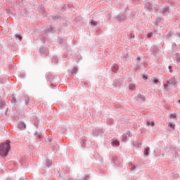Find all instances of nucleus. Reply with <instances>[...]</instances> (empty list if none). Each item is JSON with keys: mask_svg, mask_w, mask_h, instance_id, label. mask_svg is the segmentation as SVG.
Masks as SVG:
<instances>
[{"mask_svg": "<svg viewBox=\"0 0 180 180\" xmlns=\"http://www.w3.org/2000/svg\"><path fill=\"white\" fill-rule=\"evenodd\" d=\"M74 70H75V71H77V68H75Z\"/></svg>", "mask_w": 180, "mask_h": 180, "instance_id": "obj_20", "label": "nucleus"}, {"mask_svg": "<svg viewBox=\"0 0 180 180\" xmlns=\"http://www.w3.org/2000/svg\"><path fill=\"white\" fill-rule=\"evenodd\" d=\"M147 36L148 37H151V36H153V33H148Z\"/></svg>", "mask_w": 180, "mask_h": 180, "instance_id": "obj_15", "label": "nucleus"}, {"mask_svg": "<svg viewBox=\"0 0 180 180\" xmlns=\"http://www.w3.org/2000/svg\"><path fill=\"white\" fill-rule=\"evenodd\" d=\"M136 99L139 101H146V97L141 94H139L136 96Z\"/></svg>", "mask_w": 180, "mask_h": 180, "instance_id": "obj_3", "label": "nucleus"}, {"mask_svg": "<svg viewBox=\"0 0 180 180\" xmlns=\"http://www.w3.org/2000/svg\"><path fill=\"white\" fill-rule=\"evenodd\" d=\"M153 82H154L155 84H157V82H158V79L154 78V79H153Z\"/></svg>", "mask_w": 180, "mask_h": 180, "instance_id": "obj_13", "label": "nucleus"}, {"mask_svg": "<svg viewBox=\"0 0 180 180\" xmlns=\"http://www.w3.org/2000/svg\"><path fill=\"white\" fill-rule=\"evenodd\" d=\"M169 70H170V72H172V66H169Z\"/></svg>", "mask_w": 180, "mask_h": 180, "instance_id": "obj_16", "label": "nucleus"}, {"mask_svg": "<svg viewBox=\"0 0 180 180\" xmlns=\"http://www.w3.org/2000/svg\"><path fill=\"white\" fill-rule=\"evenodd\" d=\"M148 153H150V148H146L144 150V155H146V157H148Z\"/></svg>", "mask_w": 180, "mask_h": 180, "instance_id": "obj_6", "label": "nucleus"}, {"mask_svg": "<svg viewBox=\"0 0 180 180\" xmlns=\"http://www.w3.org/2000/svg\"><path fill=\"white\" fill-rule=\"evenodd\" d=\"M129 88L130 91H136V85L134 84H129Z\"/></svg>", "mask_w": 180, "mask_h": 180, "instance_id": "obj_4", "label": "nucleus"}, {"mask_svg": "<svg viewBox=\"0 0 180 180\" xmlns=\"http://www.w3.org/2000/svg\"><path fill=\"white\" fill-rule=\"evenodd\" d=\"M132 169H136V166L135 165H132Z\"/></svg>", "mask_w": 180, "mask_h": 180, "instance_id": "obj_19", "label": "nucleus"}, {"mask_svg": "<svg viewBox=\"0 0 180 180\" xmlns=\"http://www.w3.org/2000/svg\"><path fill=\"white\" fill-rule=\"evenodd\" d=\"M178 103H180V100L178 101Z\"/></svg>", "mask_w": 180, "mask_h": 180, "instance_id": "obj_21", "label": "nucleus"}, {"mask_svg": "<svg viewBox=\"0 0 180 180\" xmlns=\"http://www.w3.org/2000/svg\"><path fill=\"white\" fill-rule=\"evenodd\" d=\"M143 79H147V76L143 75Z\"/></svg>", "mask_w": 180, "mask_h": 180, "instance_id": "obj_18", "label": "nucleus"}, {"mask_svg": "<svg viewBox=\"0 0 180 180\" xmlns=\"http://www.w3.org/2000/svg\"><path fill=\"white\" fill-rule=\"evenodd\" d=\"M147 124L148 125V126H155V124H154V122H147Z\"/></svg>", "mask_w": 180, "mask_h": 180, "instance_id": "obj_9", "label": "nucleus"}, {"mask_svg": "<svg viewBox=\"0 0 180 180\" xmlns=\"http://www.w3.org/2000/svg\"><path fill=\"white\" fill-rule=\"evenodd\" d=\"M91 25H92L93 26H96V25H98V22H97L96 21L92 20V21H91Z\"/></svg>", "mask_w": 180, "mask_h": 180, "instance_id": "obj_11", "label": "nucleus"}, {"mask_svg": "<svg viewBox=\"0 0 180 180\" xmlns=\"http://www.w3.org/2000/svg\"><path fill=\"white\" fill-rule=\"evenodd\" d=\"M16 38L19 40H22V37H20V35H16Z\"/></svg>", "mask_w": 180, "mask_h": 180, "instance_id": "obj_14", "label": "nucleus"}, {"mask_svg": "<svg viewBox=\"0 0 180 180\" xmlns=\"http://www.w3.org/2000/svg\"><path fill=\"white\" fill-rule=\"evenodd\" d=\"M112 146H115L116 147H118V146H120V143L119 141L114 140L112 141Z\"/></svg>", "mask_w": 180, "mask_h": 180, "instance_id": "obj_5", "label": "nucleus"}, {"mask_svg": "<svg viewBox=\"0 0 180 180\" xmlns=\"http://www.w3.org/2000/svg\"><path fill=\"white\" fill-rule=\"evenodd\" d=\"M176 113H172L169 115V119H176Z\"/></svg>", "mask_w": 180, "mask_h": 180, "instance_id": "obj_7", "label": "nucleus"}, {"mask_svg": "<svg viewBox=\"0 0 180 180\" xmlns=\"http://www.w3.org/2000/svg\"><path fill=\"white\" fill-rule=\"evenodd\" d=\"M165 86V89H167V88H168V84H164Z\"/></svg>", "mask_w": 180, "mask_h": 180, "instance_id": "obj_17", "label": "nucleus"}, {"mask_svg": "<svg viewBox=\"0 0 180 180\" xmlns=\"http://www.w3.org/2000/svg\"><path fill=\"white\" fill-rule=\"evenodd\" d=\"M169 127H172V129H175V125L170 122L169 123Z\"/></svg>", "mask_w": 180, "mask_h": 180, "instance_id": "obj_10", "label": "nucleus"}, {"mask_svg": "<svg viewBox=\"0 0 180 180\" xmlns=\"http://www.w3.org/2000/svg\"><path fill=\"white\" fill-rule=\"evenodd\" d=\"M126 140H127V136L126 135H124L122 136V141H126Z\"/></svg>", "mask_w": 180, "mask_h": 180, "instance_id": "obj_12", "label": "nucleus"}, {"mask_svg": "<svg viewBox=\"0 0 180 180\" xmlns=\"http://www.w3.org/2000/svg\"><path fill=\"white\" fill-rule=\"evenodd\" d=\"M9 141H6L5 143L0 144V155L2 157H6L9 150H11V145L9 144Z\"/></svg>", "mask_w": 180, "mask_h": 180, "instance_id": "obj_1", "label": "nucleus"}, {"mask_svg": "<svg viewBox=\"0 0 180 180\" xmlns=\"http://www.w3.org/2000/svg\"><path fill=\"white\" fill-rule=\"evenodd\" d=\"M170 85H174L176 86V82L175 81V78H172L170 80L167 82Z\"/></svg>", "mask_w": 180, "mask_h": 180, "instance_id": "obj_2", "label": "nucleus"}, {"mask_svg": "<svg viewBox=\"0 0 180 180\" xmlns=\"http://www.w3.org/2000/svg\"><path fill=\"white\" fill-rule=\"evenodd\" d=\"M21 130H23L25 129H26V125H25V124H21V127L20 126Z\"/></svg>", "mask_w": 180, "mask_h": 180, "instance_id": "obj_8", "label": "nucleus"}]
</instances>
